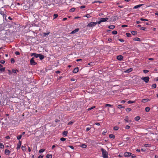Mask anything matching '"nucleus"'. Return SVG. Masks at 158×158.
<instances>
[{"label": "nucleus", "instance_id": "f257e3e1", "mask_svg": "<svg viewBox=\"0 0 158 158\" xmlns=\"http://www.w3.org/2000/svg\"><path fill=\"white\" fill-rule=\"evenodd\" d=\"M101 150L102 152V156L103 158H108V153L104 149L102 148Z\"/></svg>", "mask_w": 158, "mask_h": 158}, {"label": "nucleus", "instance_id": "f03ea898", "mask_svg": "<svg viewBox=\"0 0 158 158\" xmlns=\"http://www.w3.org/2000/svg\"><path fill=\"white\" fill-rule=\"evenodd\" d=\"M97 22H91L89 23L87 25V26L90 27H93L97 25Z\"/></svg>", "mask_w": 158, "mask_h": 158}, {"label": "nucleus", "instance_id": "7ed1b4c3", "mask_svg": "<svg viewBox=\"0 0 158 158\" xmlns=\"http://www.w3.org/2000/svg\"><path fill=\"white\" fill-rule=\"evenodd\" d=\"M149 77H145L141 78V79L144 81L145 83H148L149 81Z\"/></svg>", "mask_w": 158, "mask_h": 158}, {"label": "nucleus", "instance_id": "20e7f679", "mask_svg": "<svg viewBox=\"0 0 158 158\" xmlns=\"http://www.w3.org/2000/svg\"><path fill=\"white\" fill-rule=\"evenodd\" d=\"M30 64L31 65H35L37 64L34 60V58L32 57L30 60Z\"/></svg>", "mask_w": 158, "mask_h": 158}, {"label": "nucleus", "instance_id": "39448f33", "mask_svg": "<svg viewBox=\"0 0 158 158\" xmlns=\"http://www.w3.org/2000/svg\"><path fill=\"white\" fill-rule=\"evenodd\" d=\"M131 154L130 152H126L124 153V156L125 157L130 156Z\"/></svg>", "mask_w": 158, "mask_h": 158}, {"label": "nucleus", "instance_id": "423d86ee", "mask_svg": "<svg viewBox=\"0 0 158 158\" xmlns=\"http://www.w3.org/2000/svg\"><path fill=\"white\" fill-rule=\"evenodd\" d=\"M21 145V142L19 140L18 143L17 144V150L20 149Z\"/></svg>", "mask_w": 158, "mask_h": 158}, {"label": "nucleus", "instance_id": "0eeeda50", "mask_svg": "<svg viewBox=\"0 0 158 158\" xmlns=\"http://www.w3.org/2000/svg\"><path fill=\"white\" fill-rule=\"evenodd\" d=\"M117 59L119 60H122L123 59V56L121 55H118L117 56Z\"/></svg>", "mask_w": 158, "mask_h": 158}, {"label": "nucleus", "instance_id": "6e6552de", "mask_svg": "<svg viewBox=\"0 0 158 158\" xmlns=\"http://www.w3.org/2000/svg\"><path fill=\"white\" fill-rule=\"evenodd\" d=\"M124 120L127 123H131V120L129 119V117L128 116L126 117Z\"/></svg>", "mask_w": 158, "mask_h": 158}, {"label": "nucleus", "instance_id": "1a4fd4ad", "mask_svg": "<svg viewBox=\"0 0 158 158\" xmlns=\"http://www.w3.org/2000/svg\"><path fill=\"white\" fill-rule=\"evenodd\" d=\"M40 54H37L36 53H34L31 54V56H34L35 58L39 57Z\"/></svg>", "mask_w": 158, "mask_h": 158}, {"label": "nucleus", "instance_id": "9d476101", "mask_svg": "<svg viewBox=\"0 0 158 158\" xmlns=\"http://www.w3.org/2000/svg\"><path fill=\"white\" fill-rule=\"evenodd\" d=\"M79 28H76L73 31H72L71 32L70 34H74L75 33H76V32H78V31H79Z\"/></svg>", "mask_w": 158, "mask_h": 158}, {"label": "nucleus", "instance_id": "9b49d317", "mask_svg": "<svg viewBox=\"0 0 158 158\" xmlns=\"http://www.w3.org/2000/svg\"><path fill=\"white\" fill-rule=\"evenodd\" d=\"M108 19V18H102L100 19L102 22H105L107 21Z\"/></svg>", "mask_w": 158, "mask_h": 158}, {"label": "nucleus", "instance_id": "f8f14e48", "mask_svg": "<svg viewBox=\"0 0 158 158\" xmlns=\"http://www.w3.org/2000/svg\"><path fill=\"white\" fill-rule=\"evenodd\" d=\"M4 24H0V31H2L4 29Z\"/></svg>", "mask_w": 158, "mask_h": 158}, {"label": "nucleus", "instance_id": "ddd939ff", "mask_svg": "<svg viewBox=\"0 0 158 158\" xmlns=\"http://www.w3.org/2000/svg\"><path fill=\"white\" fill-rule=\"evenodd\" d=\"M78 67L75 68L73 70V73H77L78 71Z\"/></svg>", "mask_w": 158, "mask_h": 158}, {"label": "nucleus", "instance_id": "4468645a", "mask_svg": "<svg viewBox=\"0 0 158 158\" xmlns=\"http://www.w3.org/2000/svg\"><path fill=\"white\" fill-rule=\"evenodd\" d=\"M143 4H139L135 6H134L133 9H137L138 8L142 6H143Z\"/></svg>", "mask_w": 158, "mask_h": 158}, {"label": "nucleus", "instance_id": "2eb2a0df", "mask_svg": "<svg viewBox=\"0 0 158 158\" xmlns=\"http://www.w3.org/2000/svg\"><path fill=\"white\" fill-rule=\"evenodd\" d=\"M132 70L133 69L132 68H130L125 71V72L126 73H128L132 71Z\"/></svg>", "mask_w": 158, "mask_h": 158}, {"label": "nucleus", "instance_id": "dca6fc26", "mask_svg": "<svg viewBox=\"0 0 158 158\" xmlns=\"http://www.w3.org/2000/svg\"><path fill=\"white\" fill-rule=\"evenodd\" d=\"M150 101V100L148 99H143L142 101V102L143 103H145L148 101Z\"/></svg>", "mask_w": 158, "mask_h": 158}, {"label": "nucleus", "instance_id": "f3484780", "mask_svg": "<svg viewBox=\"0 0 158 158\" xmlns=\"http://www.w3.org/2000/svg\"><path fill=\"white\" fill-rule=\"evenodd\" d=\"M12 72L13 73L15 74V75L17 74L16 72H19V71L17 69H12Z\"/></svg>", "mask_w": 158, "mask_h": 158}, {"label": "nucleus", "instance_id": "a211bd4d", "mask_svg": "<svg viewBox=\"0 0 158 158\" xmlns=\"http://www.w3.org/2000/svg\"><path fill=\"white\" fill-rule=\"evenodd\" d=\"M5 153L6 155H8L10 153V151L8 149H6L5 151Z\"/></svg>", "mask_w": 158, "mask_h": 158}, {"label": "nucleus", "instance_id": "6ab92c4d", "mask_svg": "<svg viewBox=\"0 0 158 158\" xmlns=\"http://www.w3.org/2000/svg\"><path fill=\"white\" fill-rule=\"evenodd\" d=\"M39 57V58L40 60H42L44 58V56L43 55L40 54Z\"/></svg>", "mask_w": 158, "mask_h": 158}, {"label": "nucleus", "instance_id": "aec40b11", "mask_svg": "<svg viewBox=\"0 0 158 158\" xmlns=\"http://www.w3.org/2000/svg\"><path fill=\"white\" fill-rule=\"evenodd\" d=\"M98 2L99 3H102V2L100 1H94L92 2V4H94L95 3Z\"/></svg>", "mask_w": 158, "mask_h": 158}, {"label": "nucleus", "instance_id": "412c9836", "mask_svg": "<svg viewBox=\"0 0 158 158\" xmlns=\"http://www.w3.org/2000/svg\"><path fill=\"white\" fill-rule=\"evenodd\" d=\"M54 2L55 4H58L60 2V0H54Z\"/></svg>", "mask_w": 158, "mask_h": 158}, {"label": "nucleus", "instance_id": "4be33fe9", "mask_svg": "<svg viewBox=\"0 0 158 158\" xmlns=\"http://www.w3.org/2000/svg\"><path fill=\"white\" fill-rule=\"evenodd\" d=\"M131 34L133 35H135L137 34V32L136 31H133L131 32Z\"/></svg>", "mask_w": 158, "mask_h": 158}, {"label": "nucleus", "instance_id": "5701e85b", "mask_svg": "<svg viewBox=\"0 0 158 158\" xmlns=\"http://www.w3.org/2000/svg\"><path fill=\"white\" fill-rule=\"evenodd\" d=\"M119 109H121V108H124V107L122 106V105H119L117 107Z\"/></svg>", "mask_w": 158, "mask_h": 158}, {"label": "nucleus", "instance_id": "b1692460", "mask_svg": "<svg viewBox=\"0 0 158 158\" xmlns=\"http://www.w3.org/2000/svg\"><path fill=\"white\" fill-rule=\"evenodd\" d=\"M115 27V26L114 25H110L109 26L108 28L110 29H114Z\"/></svg>", "mask_w": 158, "mask_h": 158}, {"label": "nucleus", "instance_id": "393cba45", "mask_svg": "<svg viewBox=\"0 0 158 158\" xmlns=\"http://www.w3.org/2000/svg\"><path fill=\"white\" fill-rule=\"evenodd\" d=\"M150 110V108L148 107H146L145 108V110L147 112H148Z\"/></svg>", "mask_w": 158, "mask_h": 158}, {"label": "nucleus", "instance_id": "a878e982", "mask_svg": "<svg viewBox=\"0 0 158 158\" xmlns=\"http://www.w3.org/2000/svg\"><path fill=\"white\" fill-rule=\"evenodd\" d=\"M81 147L83 148H85L87 147L86 145L84 144H82L81 145Z\"/></svg>", "mask_w": 158, "mask_h": 158}, {"label": "nucleus", "instance_id": "bb28decb", "mask_svg": "<svg viewBox=\"0 0 158 158\" xmlns=\"http://www.w3.org/2000/svg\"><path fill=\"white\" fill-rule=\"evenodd\" d=\"M109 137L110 138H112V139H114L115 138L114 135L113 134H110L109 135Z\"/></svg>", "mask_w": 158, "mask_h": 158}, {"label": "nucleus", "instance_id": "cd10ccee", "mask_svg": "<svg viewBox=\"0 0 158 158\" xmlns=\"http://www.w3.org/2000/svg\"><path fill=\"white\" fill-rule=\"evenodd\" d=\"M46 157L47 158H52V155L51 154H48L46 156Z\"/></svg>", "mask_w": 158, "mask_h": 158}, {"label": "nucleus", "instance_id": "c85d7f7f", "mask_svg": "<svg viewBox=\"0 0 158 158\" xmlns=\"http://www.w3.org/2000/svg\"><path fill=\"white\" fill-rule=\"evenodd\" d=\"M133 40L135 41H140V39L139 38L136 37L133 39Z\"/></svg>", "mask_w": 158, "mask_h": 158}, {"label": "nucleus", "instance_id": "c756f323", "mask_svg": "<svg viewBox=\"0 0 158 158\" xmlns=\"http://www.w3.org/2000/svg\"><path fill=\"white\" fill-rule=\"evenodd\" d=\"M140 118L139 116H137L135 118V119L136 121H138L140 119Z\"/></svg>", "mask_w": 158, "mask_h": 158}, {"label": "nucleus", "instance_id": "7c9ffc66", "mask_svg": "<svg viewBox=\"0 0 158 158\" xmlns=\"http://www.w3.org/2000/svg\"><path fill=\"white\" fill-rule=\"evenodd\" d=\"M67 131H64L63 133V135H64L65 136H67Z\"/></svg>", "mask_w": 158, "mask_h": 158}, {"label": "nucleus", "instance_id": "2f4dec72", "mask_svg": "<svg viewBox=\"0 0 158 158\" xmlns=\"http://www.w3.org/2000/svg\"><path fill=\"white\" fill-rule=\"evenodd\" d=\"M131 110V109L130 108H127L126 109V110L127 112H129Z\"/></svg>", "mask_w": 158, "mask_h": 158}, {"label": "nucleus", "instance_id": "473e14b6", "mask_svg": "<svg viewBox=\"0 0 158 158\" xmlns=\"http://www.w3.org/2000/svg\"><path fill=\"white\" fill-rule=\"evenodd\" d=\"M25 148H26V147L25 146H23V145H22V147H21L22 149L24 152L25 151V150H26Z\"/></svg>", "mask_w": 158, "mask_h": 158}, {"label": "nucleus", "instance_id": "72a5a7b5", "mask_svg": "<svg viewBox=\"0 0 158 158\" xmlns=\"http://www.w3.org/2000/svg\"><path fill=\"white\" fill-rule=\"evenodd\" d=\"M151 146L150 144H146L144 145V147H149Z\"/></svg>", "mask_w": 158, "mask_h": 158}, {"label": "nucleus", "instance_id": "f704fd0d", "mask_svg": "<svg viewBox=\"0 0 158 158\" xmlns=\"http://www.w3.org/2000/svg\"><path fill=\"white\" fill-rule=\"evenodd\" d=\"M156 87V84H154L152 85V89H155Z\"/></svg>", "mask_w": 158, "mask_h": 158}, {"label": "nucleus", "instance_id": "c9c22d12", "mask_svg": "<svg viewBox=\"0 0 158 158\" xmlns=\"http://www.w3.org/2000/svg\"><path fill=\"white\" fill-rule=\"evenodd\" d=\"M44 151H45V149H40L39 150V153H43Z\"/></svg>", "mask_w": 158, "mask_h": 158}, {"label": "nucleus", "instance_id": "e433bc0d", "mask_svg": "<svg viewBox=\"0 0 158 158\" xmlns=\"http://www.w3.org/2000/svg\"><path fill=\"white\" fill-rule=\"evenodd\" d=\"M119 127L117 126H115L114 127V130L115 131H117L118 130Z\"/></svg>", "mask_w": 158, "mask_h": 158}, {"label": "nucleus", "instance_id": "4c0bfd02", "mask_svg": "<svg viewBox=\"0 0 158 158\" xmlns=\"http://www.w3.org/2000/svg\"><path fill=\"white\" fill-rule=\"evenodd\" d=\"M75 10V8H72L71 9H70L69 11L71 12H74Z\"/></svg>", "mask_w": 158, "mask_h": 158}, {"label": "nucleus", "instance_id": "58836bf2", "mask_svg": "<svg viewBox=\"0 0 158 158\" xmlns=\"http://www.w3.org/2000/svg\"><path fill=\"white\" fill-rule=\"evenodd\" d=\"M10 61H11V62L12 64H14L15 63V61L14 59L13 58H12L11 59Z\"/></svg>", "mask_w": 158, "mask_h": 158}, {"label": "nucleus", "instance_id": "ea45409f", "mask_svg": "<svg viewBox=\"0 0 158 158\" xmlns=\"http://www.w3.org/2000/svg\"><path fill=\"white\" fill-rule=\"evenodd\" d=\"M135 102V101H129L127 102V103L128 104H131V103H134V102Z\"/></svg>", "mask_w": 158, "mask_h": 158}, {"label": "nucleus", "instance_id": "a19ab883", "mask_svg": "<svg viewBox=\"0 0 158 158\" xmlns=\"http://www.w3.org/2000/svg\"><path fill=\"white\" fill-rule=\"evenodd\" d=\"M22 136L21 135H18V136H17V138L19 140L21 139Z\"/></svg>", "mask_w": 158, "mask_h": 158}, {"label": "nucleus", "instance_id": "79ce46f5", "mask_svg": "<svg viewBox=\"0 0 158 158\" xmlns=\"http://www.w3.org/2000/svg\"><path fill=\"white\" fill-rule=\"evenodd\" d=\"M5 67H4V68H1L0 69V71L1 72H3V71H5Z\"/></svg>", "mask_w": 158, "mask_h": 158}, {"label": "nucleus", "instance_id": "37998d69", "mask_svg": "<svg viewBox=\"0 0 158 158\" xmlns=\"http://www.w3.org/2000/svg\"><path fill=\"white\" fill-rule=\"evenodd\" d=\"M4 148V145L2 143H0V148L1 149L3 148Z\"/></svg>", "mask_w": 158, "mask_h": 158}, {"label": "nucleus", "instance_id": "c03bdc74", "mask_svg": "<svg viewBox=\"0 0 158 158\" xmlns=\"http://www.w3.org/2000/svg\"><path fill=\"white\" fill-rule=\"evenodd\" d=\"M112 33L113 34L116 35L117 34V32L116 31H112Z\"/></svg>", "mask_w": 158, "mask_h": 158}, {"label": "nucleus", "instance_id": "a18cd8bd", "mask_svg": "<svg viewBox=\"0 0 158 158\" xmlns=\"http://www.w3.org/2000/svg\"><path fill=\"white\" fill-rule=\"evenodd\" d=\"M126 35L127 36V37H130L131 35V34L129 33H126Z\"/></svg>", "mask_w": 158, "mask_h": 158}, {"label": "nucleus", "instance_id": "49530a36", "mask_svg": "<svg viewBox=\"0 0 158 158\" xmlns=\"http://www.w3.org/2000/svg\"><path fill=\"white\" fill-rule=\"evenodd\" d=\"M3 17L4 18H5V19L6 20V15L4 13H3Z\"/></svg>", "mask_w": 158, "mask_h": 158}, {"label": "nucleus", "instance_id": "de8ad7c7", "mask_svg": "<svg viewBox=\"0 0 158 158\" xmlns=\"http://www.w3.org/2000/svg\"><path fill=\"white\" fill-rule=\"evenodd\" d=\"M143 71L144 73H148L149 71L148 70H144Z\"/></svg>", "mask_w": 158, "mask_h": 158}, {"label": "nucleus", "instance_id": "09e8293b", "mask_svg": "<svg viewBox=\"0 0 158 158\" xmlns=\"http://www.w3.org/2000/svg\"><path fill=\"white\" fill-rule=\"evenodd\" d=\"M58 16V15L57 14H54L53 15L54 19H56Z\"/></svg>", "mask_w": 158, "mask_h": 158}, {"label": "nucleus", "instance_id": "8fccbe9b", "mask_svg": "<svg viewBox=\"0 0 158 158\" xmlns=\"http://www.w3.org/2000/svg\"><path fill=\"white\" fill-rule=\"evenodd\" d=\"M140 20L141 21H148V19H143V18H141L140 19Z\"/></svg>", "mask_w": 158, "mask_h": 158}, {"label": "nucleus", "instance_id": "3c124183", "mask_svg": "<svg viewBox=\"0 0 158 158\" xmlns=\"http://www.w3.org/2000/svg\"><path fill=\"white\" fill-rule=\"evenodd\" d=\"M130 126L128 125H126L125 127V128L126 129H129L130 128Z\"/></svg>", "mask_w": 158, "mask_h": 158}, {"label": "nucleus", "instance_id": "603ef678", "mask_svg": "<svg viewBox=\"0 0 158 158\" xmlns=\"http://www.w3.org/2000/svg\"><path fill=\"white\" fill-rule=\"evenodd\" d=\"M112 106V105H110V104H106L105 105V106L106 107V106H110V107H111Z\"/></svg>", "mask_w": 158, "mask_h": 158}, {"label": "nucleus", "instance_id": "864d4df0", "mask_svg": "<svg viewBox=\"0 0 158 158\" xmlns=\"http://www.w3.org/2000/svg\"><path fill=\"white\" fill-rule=\"evenodd\" d=\"M60 140L62 141H64L66 139L64 138H60Z\"/></svg>", "mask_w": 158, "mask_h": 158}, {"label": "nucleus", "instance_id": "5fc2aeb1", "mask_svg": "<svg viewBox=\"0 0 158 158\" xmlns=\"http://www.w3.org/2000/svg\"><path fill=\"white\" fill-rule=\"evenodd\" d=\"M49 33H50L49 32H48V33H44L43 34L44 36H46V35H48L49 34Z\"/></svg>", "mask_w": 158, "mask_h": 158}, {"label": "nucleus", "instance_id": "6e6d98bb", "mask_svg": "<svg viewBox=\"0 0 158 158\" xmlns=\"http://www.w3.org/2000/svg\"><path fill=\"white\" fill-rule=\"evenodd\" d=\"M85 16L86 17L88 18H89L91 17L90 15L89 14L86 15Z\"/></svg>", "mask_w": 158, "mask_h": 158}, {"label": "nucleus", "instance_id": "4d7b16f0", "mask_svg": "<svg viewBox=\"0 0 158 158\" xmlns=\"http://www.w3.org/2000/svg\"><path fill=\"white\" fill-rule=\"evenodd\" d=\"M0 63L2 64H4L5 63V61L4 60H1L0 61Z\"/></svg>", "mask_w": 158, "mask_h": 158}, {"label": "nucleus", "instance_id": "13d9d810", "mask_svg": "<svg viewBox=\"0 0 158 158\" xmlns=\"http://www.w3.org/2000/svg\"><path fill=\"white\" fill-rule=\"evenodd\" d=\"M106 130H104L102 133V134L103 135H105V134L107 132Z\"/></svg>", "mask_w": 158, "mask_h": 158}, {"label": "nucleus", "instance_id": "bf43d9fd", "mask_svg": "<svg viewBox=\"0 0 158 158\" xmlns=\"http://www.w3.org/2000/svg\"><path fill=\"white\" fill-rule=\"evenodd\" d=\"M140 30H145V28L144 27H141L140 28Z\"/></svg>", "mask_w": 158, "mask_h": 158}, {"label": "nucleus", "instance_id": "052dcab7", "mask_svg": "<svg viewBox=\"0 0 158 158\" xmlns=\"http://www.w3.org/2000/svg\"><path fill=\"white\" fill-rule=\"evenodd\" d=\"M8 74L9 75H11L12 74V72L10 70H8Z\"/></svg>", "mask_w": 158, "mask_h": 158}, {"label": "nucleus", "instance_id": "680f3d73", "mask_svg": "<svg viewBox=\"0 0 158 158\" xmlns=\"http://www.w3.org/2000/svg\"><path fill=\"white\" fill-rule=\"evenodd\" d=\"M68 147L70 148H71L72 149H74V147L72 146L69 145V146H68Z\"/></svg>", "mask_w": 158, "mask_h": 158}, {"label": "nucleus", "instance_id": "e2e57ef3", "mask_svg": "<svg viewBox=\"0 0 158 158\" xmlns=\"http://www.w3.org/2000/svg\"><path fill=\"white\" fill-rule=\"evenodd\" d=\"M73 122H72L71 121H70V122H69L68 123V125H72L73 124Z\"/></svg>", "mask_w": 158, "mask_h": 158}, {"label": "nucleus", "instance_id": "0e129e2a", "mask_svg": "<svg viewBox=\"0 0 158 158\" xmlns=\"http://www.w3.org/2000/svg\"><path fill=\"white\" fill-rule=\"evenodd\" d=\"M15 54L16 55H19L20 54V53L18 51H16L15 52Z\"/></svg>", "mask_w": 158, "mask_h": 158}, {"label": "nucleus", "instance_id": "69168bd1", "mask_svg": "<svg viewBox=\"0 0 158 158\" xmlns=\"http://www.w3.org/2000/svg\"><path fill=\"white\" fill-rule=\"evenodd\" d=\"M121 27H128V26L127 25H122Z\"/></svg>", "mask_w": 158, "mask_h": 158}, {"label": "nucleus", "instance_id": "338daca9", "mask_svg": "<svg viewBox=\"0 0 158 158\" xmlns=\"http://www.w3.org/2000/svg\"><path fill=\"white\" fill-rule=\"evenodd\" d=\"M131 157L132 158H136V156L134 154H133L131 156Z\"/></svg>", "mask_w": 158, "mask_h": 158}, {"label": "nucleus", "instance_id": "774afa93", "mask_svg": "<svg viewBox=\"0 0 158 158\" xmlns=\"http://www.w3.org/2000/svg\"><path fill=\"white\" fill-rule=\"evenodd\" d=\"M90 129V128L89 127H87L86 129V131H88Z\"/></svg>", "mask_w": 158, "mask_h": 158}]
</instances>
